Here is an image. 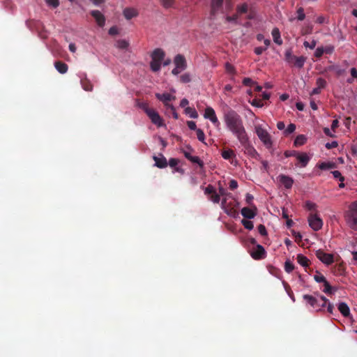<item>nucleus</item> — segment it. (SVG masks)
I'll list each match as a JSON object with an SVG mask.
<instances>
[{"instance_id": "338daca9", "label": "nucleus", "mask_w": 357, "mask_h": 357, "mask_svg": "<svg viewBox=\"0 0 357 357\" xmlns=\"http://www.w3.org/2000/svg\"><path fill=\"white\" fill-rule=\"evenodd\" d=\"M266 50V47H257L255 48L254 52L256 54L261 55Z\"/></svg>"}, {"instance_id": "c03bdc74", "label": "nucleus", "mask_w": 357, "mask_h": 357, "mask_svg": "<svg viewBox=\"0 0 357 357\" xmlns=\"http://www.w3.org/2000/svg\"><path fill=\"white\" fill-rule=\"evenodd\" d=\"M296 130V125L294 123H290L287 128L284 130V134L286 135H289L292 132H294Z\"/></svg>"}, {"instance_id": "4468645a", "label": "nucleus", "mask_w": 357, "mask_h": 357, "mask_svg": "<svg viewBox=\"0 0 357 357\" xmlns=\"http://www.w3.org/2000/svg\"><path fill=\"white\" fill-rule=\"evenodd\" d=\"M90 14L95 19L97 24L102 27L105 24V16L98 10H91Z\"/></svg>"}, {"instance_id": "13d9d810", "label": "nucleus", "mask_w": 357, "mask_h": 357, "mask_svg": "<svg viewBox=\"0 0 357 357\" xmlns=\"http://www.w3.org/2000/svg\"><path fill=\"white\" fill-rule=\"evenodd\" d=\"M316 44V41L313 40L310 43H308L307 41H305L303 45L305 47H309L310 49L313 50L315 47Z\"/></svg>"}, {"instance_id": "393cba45", "label": "nucleus", "mask_w": 357, "mask_h": 357, "mask_svg": "<svg viewBox=\"0 0 357 357\" xmlns=\"http://www.w3.org/2000/svg\"><path fill=\"white\" fill-rule=\"evenodd\" d=\"M272 36L274 42L278 45H282V40L280 38V33L278 28H274L272 30Z\"/></svg>"}, {"instance_id": "5701e85b", "label": "nucleus", "mask_w": 357, "mask_h": 357, "mask_svg": "<svg viewBox=\"0 0 357 357\" xmlns=\"http://www.w3.org/2000/svg\"><path fill=\"white\" fill-rule=\"evenodd\" d=\"M80 82L84 90L86 91H91L93 90V84L86 76L81 78Z\"/></svg>"}, {"instance_id": "cd10ccee", "label": "nucleus", "mask_w": 357, "mask_h": 357, "mask_svg": "<svg viewBox=\"0 0 357 357\" xmlns=\"http://www.w3.org/2000/svg\"><path fill=\"white\" fill-rule=\"evenodd\" d=\"M221 155L225 160H231L236 157L234 151L231 149L224 150Z\"/></svg>"}, {"instance_id": "b1692460", "label": "nucleus", "mask_w": 357, "mask_h": 357, "mask_svg": "<svg viewBox=\"0 0 357 357\" xmlns=\"http://www.w3.org/2000/svg\"><path fill=\"white\" fill-rule=\"evenodd\" d=\"M54 66L58 72H59L61 74H64L68 71V66L66 63L62 61H56L54 63Z\"/></svg>"}, {"instance_id": "0eeeda50", "label": "nucleus", "mask_w": 357, "mask_h": 357, "mask_svg": "<svg viewBox=\"0 0 357 357\" xmlns=\"http://www.w3.org/2000/svg\"><path fill=\"white\" fill-rule=\"evenodd\" d=\"M142 108L153 124L156 125L158 127L165 126L162 119L155 110L149 108L146 105H144Z\"/></svg>"}, {"instance_id": "473e14b6", "label": "nucleus", "mask_w": 357, "mask_h": 357, "mask_svg": "<svg viewBox=\"0 0 357 357\" xmlns=\"http://www.w3.org/2000/svg\"><path fill=\"white\" fill-rule=\"evenodd\" d=\"M115 45L120 50H126L129 46V43L126 40H118Z\"/></svg>"}, {"instance_id": "69168bd1", "label": "nucleus", "mask_w": 357, "mask_h": 357, "mask_svg": "<svg viewBox=\"0 0 357 357\" xmlns=\"http://www.w3.org/2000/svg\"><path fill=\"white\" fill-rule=\"evenodd\" d=\"M167 109H170L172 113V115H173V117L174 119H178V113L176 112V109L175 107L173 106V105H171L169 106V107H167Z\"/></svg>"}, {"instance_id": "4be33fe9", "label": "nucleus", "mask_w": 357, "mask_h": 357, "mask_svg": "<svg viewBox=\"0 0 357 357\" xmlns=\"http://www.w3.org/2000/svg\"><path fill=\"white\" fill-rule=\"evenodd\" d=\"M138 13L136 9L132 8H126L123 10V15L127 20H130L136 17Z\"/></svg>"}, {"instance_id": "de8ad7c7", "label": "nucleus", "mask_w": 357, "mask_h": 357, "mask_svg": "<svg viewBox=\"0 0 357 357\" xmlns=\"http://www.w3.org/2000/svg\"><path fill=\"white\" fill-rule=\"evenodd\" d=\"M180 81L182 83H189L191 81L190 75L188 73L183 74L180 76Z\"/></svg>"}, {"instance_id": "2f4dec72", "label": "nucleus", "mask_w": 357, "mask_h": 357, "mask_svg": "<svg viewBox=\"0 0 357 357\" xmlns=\"http://www.w3.org/2000/svg\"><path fill=\"white\" fill-rule=\"evenodd\" d=\"M215 110L211 107H207L205 109V112H204V116L205 119H211V118H213L214 117V116H215Z\"/></svg>"}, {"instance_id": "6e6d98bb", "label": "nucleus", "mask_w": 357, "mask_h": 357, "mask_svg": "<svg viewBox=\"0 0 357 357\" xmlns=\"http://www.w3.org/2000/svg\"><path fill=\"white\" fill-rule=\"evenodd\" d=\"M324 54V53L323 47H319L316 49V50L314 52V56L317 58H320L322 56V55Z\"/></svg>"}, {"instance_id": "412c9836", "label": "nucleus", "mask_w": 357, "mask_h": 357, "mask_svg": "<svg viewBox=\"0 0 357 357\" xmlns=\"http://www.w3.org/2000/svg\"><path fill=\"white\" fill-rule=\"evenodd\" d=\"M337 309L344 317H349L351 315L350 309L348 305L344 302H340L337 305Z\"/></svg>"}, {"instance_id": "dca6fc26", "label": "nucleus", "mask_w": 357, "mask_h": 357, "mask_svg": "<svg viewBox=\"0 0 357 357\" xmlns=\"http://www.w3.org/2000/svg\"><path fill=\"white\" fill-rule=\"evenodd\" d=\"M278 178L280 183L282 184L286 189H290L292 187L294 180L291 177L284 174H280Z\"/></svg>"}, {"instance_id": "8fccbe9b", "label": "nucleus", "mask_w": 357, "mask_h": 357, "mask_svg": "<svg viewBox=\"0 0 357 357\" xmlns=\"http://www.w3.org/2000/svg\"><path fill=\"white\" fill-rule=\"evenodd\" d=\"M324 53L331 54L334 52L335 47L332 45H326V47H323Z\"/></svg>"}, {"instance_id": "20e7f679", "label": "nucleus", "mask_w": 357, "mask_h": 357, "mask_svg": "<svg viewBox=\"0 0 357 357\" xmlns=\"http://www.w3.org/2000/svg\"><path fill=\"white\" fill-rule=\"evenodd\" d=\"M165 56V52L162 49L157 48L153 50L151 54V61L150 63L152 71L158 72L160 70L161 63L163 61Z\"/></svg>"}, {"instance_id": "c756f323", "label": "nucleus", "mask_w": 357, "mask_h": 357, "mask_svg": "<svg viewBox=\"0 0 357 357\" xmlns=\"http://www.w3.org/2000/svg\"><path fill=\"white\" fill-rule=\"evenodd\" d=\"M344 272V266L342 263L335 264L333 268V273L335 275H341Z\"/></svg>"}, {"instance_id": "09e8293b", "label": "nucleus", "mask_w": 357, "mask_h": 357, "mask_svg": "<svg viewBox=\"0 0 357 357\" xmlns=\"http://www.w3.org/2000/svg\"><path fill=\"white\" fill-rule=\"evenodd\" d=\"M225 70L228 73H230V74L236 73L234 67L231 63H229L228 62L225 63Z\"/></svg>"}, {"instance_id": "7c9ffc66", "label": "nucleus", "mask_w": 357, "mask_h": 357, "mask_svg": "<svg viewBox=\"0 0 357 357\" xmlns=\"http://www.w3.org/2000/svg\"><path fill=\"white\" fill-rule=\"evenodd\" d=\"M185 113L187 115H189L190 118L197 119L198 117V114L195 108L187 107L185 109Z\"/></svg>"}, {"instance_id": "bf43d9fd", "label": "nucleus", "mask_w": 357, "mask_h": 357, "mask_svg": "<svg viewBox=\"0 0 357 357\" xmlns=\"http://www.w3.org/2000/svg\"><path fill=\"white\" fill-rule=\"evenodd\" d=\"M258 231L261 236H266L267 234L266 229L263 225L258 226Z\"/></svg>"}, {"instance_id": "4c0bfd02", "label": "nucleus", "mask_w": 357, "mask_h": 357, "mask_svg": "<svg viewBox=\"0 0 357 357\" xmlns=\"http://www.w3.org/2000/svg\"><path fill=\"white\" fill-rule=\"evenodd\" d=\"M317 87L323 89L326 86V81L322 77H318L316 81Z\"/></svg>"}, {"instance_id": "c9c22d12", "label": "nucleus", "mask_w": 357, "mask_h": 357, "mask_svg": "<svg viewBox=\"0 0 357 357\" xmlns=\"http://www.w3.org/2000/svg\"><path fill=\"white\" fill-rule=\"evenodd\" d=\"M188 160L192 163L197 164L201 168L204 167V162L198 156L190 155Z\"/></svg>"}, {"instance_id": "aec40b11", "label": "nucleus", "mask_w": 357, "mask_h": 357, "mask_svg": "<svg viewBox=\"0 0 357 357\" xmlns=\"http://www.w3.org/2000/svg\"><path fill=\"white\" fill-rule=\"evenodd\" d=\"M296 159L298 160L301 167H305L308 164L310 158L306 153H298Z\"/></svg>"}, {"instance_id": "6ab92c4d", "label": "nucleus", "mask_w": 357, "mask_h": 357, "mask_svg": "<svg viewBox=\"0 0 357 357\" xmlns=\"http://www.w3.org/2000/svg\"><path fill=\"white\" fill-rule=\"evenodd\" d=\"M174 62L175 66L180 68L181 70H185L187 67L186 60L181 54H177L174 58Z\"/></svg>"}, {"instance_id": "774afa93", "label": "nucleus", "mask_w": 357, "mask_h": 357, "mask_svg": "<svg viewBox=\"0 0 357 357\" xmlns=\"http://www.w3.org/2000/svg\"><path fill=\"white\" fill-rule=\"evenodd\" d=\"M305 206L309 211H313L316 208V204L311 202H307L305 204Z\"/></svg>"}, {"instance_id": "e2e57ef3", "label": "nucleus", "mask_w": 357, "mask_h": 357, "mask_svg": "<svg viewBox=\"0 0 357 357\" xmlns=\"http://www.w3.org/2000/svg\"><path fill=\"white\" fill-rule=\"evenodd\" d=\"M299 152L296 151H285L284 153V155L288 158V157H291V156H294V157H297L298 154Z\"/></svg>"}, {"instance_id": "bb28decb", "label": "nucleus", "mask_w": 357, "mask_h": 357, "mask_svg": "<svg viewBox=\"0 0 357 357\" xmlns=\"http://www.w3.org/2000/svg\"><path fill=\"white\" fill-rule=\"evenodd\" d=\"M335 289L333 287L329 282L326 280L325 282H324V289L323 291L328 294V295H332L335 293Z\"/></svg>"}, {"instance_id": "e433bc0d", "label": "nucleus", "mask_w": 357, "mask_h": 357, "mask_svg": "<svg viewBox=\"0 0 357 357\" xmlns=\"http://www.w3.org/2000/svg\"><path fill=\"white\" fill-rule=\"evenodd\" d=\"M305 18V14L304 11V8L302 7H299L296 10V19L298 21H303Z\"/></svg>"}, {"instance_id": "f8f14e48", "label": "nucleus", "mask_w": 357, "mask_h": 357, "mask_svg": "<svg viewBox=\"0 0 357 357\" xmlns=\"http://www.w3.org/2000/svg\"><path fill=\"white\" fill-rule=\"evenodd\" d=\"M155 97L157 98L158 100H159L160 101L163 102V104L165 105L166 108L172 105V104L169 103V102L173 100H175V98H176L175 96H173L171 94L167 93H165L162 94L157 93H155Z\"/></svg>"}, {"instance_id": "a878e982", "label": "nucleus", "mask_w": 357, "mask_h": 357, "mask_svg": "<svg viewBox=\"0 0 357 357\" xmlns=\"http://www.w3.org/2000/svg\"><path fill=\"white\" fill-rule=\"evenodd\" d=\"M296 259L298 263L303 267H307L310 264V260L301 254L297 255Z\"/></svg>"}, {"instance_id": "ddd939ff", "label": "nucleus", "mask_w": 357, "mask_h": 357, "mask_svg": "<svg viewBox=\"0 0 357 357\" xmlns=\"http://www.w3.org/2000/svg\"><path fill=\"white\" fill-rule=\"evenodd\" d=\"M225 0H211V14L215 15L218 12H221L223 8Z\"/></svg>"}, {"instance_id": "f03ea898", "label": "nucleus", "mask_w": 357, "mask_h": 357, "mask_svg": "<svg viewBox=\"0 0 357 357\" xmlns=\"http://www.w3.org/2000/svg\"><path fill=\"white\" fill-rule=\"evenodd\" d=\"M344 220L350 229L357 231V200L349 205V209L344 213Z\"/></svg>"}, {"instance_id": "7ed1b4c3", "label": "nucleus", "mask_w": 357, "mask_h": 357, "mask_svg": "<svg viewBox=\"0 0 357 357\" xmlns=\"http://www.w3.org/2000/svg\"><path fill=\"white\" fill-rule=\"evenodd\" d=\"M284 60L291 67L301 69L304 66L307 57L304 56H297L292 54L291 50H287L284 54Z\"/></svg>"}, {"instance_id": "052dcab7", "label": "nucleus", "mask_w": 357, "mask_h": 357, "mask_svg": "<svg viewBox=\"0 0 357 357\" xmlns=\"http://www.w3.org/2000/svg\"><path fill=\"white\" fill-rule=\"evenodd\" d=\"M337 146H338V144L336 141H333L332 142H328L325 145L326 148L328 149L336 148Z\"/></svg>"}, {"instance_id": "f704fd0d", "label": "nucleus", "mask_w": 357, "mask_h": 357, "mask_svg": "<svg viewBox=\"0 0 357 357\" xmlns=\"http://www.w3.org/2000/svg\"><path fill=\"white\" fill-rule=\"evenodd\" d=\"M179 163V160L176 158H170L168 164L171 167H175V171L178 172H181L182 169L179 167H176L178 164Z\"/></svg>"}, {"instance_id": "1a4fd4ad", "label": "nucleus", "mask_w": 357, "mask_h": 357, "mask_svg": "<svg viewBox=\"0 0 357 357\" xmlns=\"http://www.w3.org/2000/svg\"><path fill=\"white\" fill-rule=\"evenodd\" d=\"M236 10L239 16L243 14H248L246 16L248 20H252L255 17L254 12L249 9L248 5L246 3L237 5Z\"/></svg>"}, {"instance_id": "72a5a7b5", "label": "nucleus", "mask_w": 357, "mask_h": 357, "mask_svg": "<svg viewBox=\"0 0 357 357\" xmlns=\"http://www.w3.org/2000/svg\"><path fill=\"white\" fill-rule=\"evenodd\" d=\"M335 167V164L334 162H324L319 165V168L322 170L329 169H333Z\"/></svg>"}, {"instance_id": "864d4df0", "label": "nucleus", "mask_w": 357, "mask_h": 357, "mask_svg": "<svg viewBox=\"0 0 357 357\" xmlns=\"http://www.w3.org/2000/svg\"><path fill=\"white\" fill-rule=\"evenodd\" d=\"M216 190L214 188V187L211 185H208L204 190V193L206 195H212L213 192H215Z\"/></svg>"}, {"instance_id": "79ce46f5", "label": "nucleus", "mask_w": 357, "mask_h": 357, "mask_svg": "<svg viewBox=\"0 0 357 357\" xmlns=\"http://www.w3.org/2000/svg\"><path fill=\"white\" fill-rule=\"evenodd\" d=\"M238 17H239V15H238L237 13H236L232 16H227L226 17V21L228 22H234V24H238Z\"/></svg>"}, {"instance_id": "c85d7f7f", "label": "nucleus", "mask_w": 357, "mask_h": 357, "mask_svg": "<svg viewBox=\"0 0 357 357\" xmlns=\"http://www.w3.org/2000/svg\"><path fill=\"white\" fill-rule=\"evenodd\" d=\"M307 138L303 135H298L294 142L295 146H300L303 145L306 142Z\"/></svg>"}, {"instance_id": "37998d69", "label": "nucleus", "mask_w": 357, "mask_h": 357, "mask_svg": "<svg viewBox=\"0 0 357 357\" xmlns=\"http://www.w3.org/2000/svg\"><path fill=\"white\" fill-rule=\"evenodd\" d=\"M331 174H333L335 178L339 179L340 181L343 182L344 181V177L342 176L340 172L337 170H334L331 172Z\"/></svg>"}, {"instance_id": "a211bd4d", "label": "nucleus", "mask_w": 357, "mask_h": 357, "mask_svg": "<svg viewBox=\"0 0 357 357\" xmlns=\"http://www.w3.org/2000/svg\"><path fill=\"white\" fill-rule=\"evenodd\" d=\"M153 159L155 161V165L158 168H165L168 165L166 158L162 154H160L158 156L154 155Z\"/></svg>"}, {"instance_id": "0e129e2a", "label": "nucleus", "mask_w": 357, "mask_h": 357, "mask_svg": "<svg viewBox=\"0 0 357 357\" xmlns=\"http://www.w3.org/2000/svg\"><path fill=\"white\" fill-rule=\"evenodd\" d=\"M229 188L234 190L238 188V183L236 180L232 179L229 181Z\"/></svg>"}, {"instance_id": "a18cd8bd", "label": "nucleus", "mask_w": 357, "mask_h": 357, "mask_svg": "<svg viewBox=\"0 0 357 357\" xmlns=\"http://www.w3.org/2000/svg\"><path fill=\"white\" fill-rule=\"evenodd\" d=\"M196 132H197V139H199V141H200L202 142H204L205 135H204V131L202 129L199 128L196 130Z\"/></svg>"}, {"instance_id": "5fc2aeb1", "label": "nucleus", "mask_w": 357, "mask_h": 357, "mask_svg": "<svg viewBox=\"0 0 357 357\" xmlns=\"http://www.w3.org/2000/svg\"><path fill=\"white\" fill-rule=\"evenodd\" d=\"M46 3L53 7V8H57L59 6V0H45Z\"/></svg>"}, {"instance_id": "39448f33", "label": "nucleus", "mask_w": 357, "mask_h": 357, "mask_svg": "<svg viewBox=\"0 0 357 357\" xmlns=\"http://www.w3.org/2000/svg\"><path fill=\"white\" fill-rule=\"evenodd\" d=\"M303 298L307 304L310 305L314 309H316L317 311H321L322 307H326L328 301L324 296H319V299L322 301L321 304L319 303V301L317 298L312 295L305 294L303 296Z\"/></svg>"}, {"instance_id": "9b49d317", "label": "nucleus", "mask_w": 357, "mask_h": 357, "mask_svg": "<svg viewBox=\"0 0 357 357\" xmlns=\"http://www.w3.org/2000/svg\"><path fill=\"white\" fill-rule=\"evenodd\" d=\"M309 225L314 230H319L323 225L322 220L317 214H310L308 218Z\"/></svg>"}, {"instance_id": "2eb2a0df", "label": "nucleus", "mask_w": 357, "mask_h": 357, "mask_svg": "<svg viewBox=\"0 0 357 357\" xmlns=\"http://www.w3.org/2000/svg\"><path fill=\"white\" fill-rule=\"evenodd\" d=\"M251 256L255 259H261L266 257V251L261 245H257L256 250L251 252Z\"/></svg>"}, {"instance_id": "3c124183", "label": "nucleus", "mask_w": 357, "mask_h": 357, "mask_svg": "<svg viewBox=\"0 0 357 357\" xmlns=\"http://www.w3.org/2000/svg\"><path fill=\"white\" fill-rule=\"evenodd\" d=\"M252 105L257 107H262L264 106V103L262 102V100L261 99L255 98L251 102Z\"/></svg>"}, {"instance_id": "f257e3e1", "label": "nucleus", "mask_w": 357, "mask_h": 357, "mask_svg": "<svg viewBox=\"0 0 357 357\" xmlns=\"http://www.w3.org/2000/svg\"><path fill=\"white\" fill-rule=\"evenodd\" d=\"M224 121L227 128L235 135L238 140H242L248 135L242 118L236 111L230 109L225 112Z\"/></svg>"}, {"instance_id": "ea45409f", "label": "nucleus", "mask_w": 357, "mask_h": 357, "mask_svg": "<svg viewBox=\"0 0 357 357\" xmlns=\"http://www.w3.org/2000/svg\"><path fill=\"white\" fill-rule=\"evenodd\" d=\"M241 223L244 226V227L247 229L251 230L254 227L253 222L250 220L243 219L241 220Z\"/></svg>"}, {"instance_id": "6e6552de", "label": "nucleus", "mask_w": 357, "mask_h": 357, "mask_svg": "<svg viewBox=\"0 0 357 357\" xmlns=\"http://www.w3.org/2000/svg\"><path fill=\"white\" fill-rule=\"evenodd\" d=\"M238 141L240 144L244 147L245 153L255 158L259 155L256 149L250 144L248 135H245L242 140L238 139Z\"/></svg>"}, {"instance_id": "603ef678", "label": "nucleus", "mask_w": 357, "mask_h": 357, "mask_svg": "<svg viewBox=\"0 0 357 357\" xmlns=\"http://www.w3.org/2000/svg\"><path fill=\"white\" fill-rule=\"evenodd\" d=\"M161 2L165 8H168L173 6L174 0H162Z\"/></svg>"}, {"instance_id": "58836bf2", "label": "nucleus", "mask_w": 357, "mask_h": 357, "mask_svg": "<svg viewBox=\"0 0 357 357\" xmlns=\"http://www.w3.org/2000/svg\"><path fill=\"white\" fill-rule=\"evenodd\" d=\"M314 279L317 282H325L326 281V278L319 272L317 271V273L314 275Z\"/></svg>"}, {"instance_id": "f3484780", "label": "nucleus", "mask_w": 357, "mask_h": 357, "mask_svg": "<svg viewBox=\"0 0 357 357\" xmlns=\"http://www.w3.org/2000/svg\"><path fill=\"white\" fill-rule=\"evenodd\" d=\"M254 209H252L248 207H244L241 209V215L247 219H252L255 217L257 213V208L255 206H253Z\"/></svg>"}, {"instance_id": "4d7b16f0", "label": "nucleus", "mask_w": 357, "mask_h": 357, "mask_svg": "<svg viewBox=\"0 0 357 357\" xmlns=\"http://www.w3.org/2000/svg\"><path fill=\"white\" fill-rule=\"evenodd\" d=\"M253 199H254V197L251 194H250V193L246 194L245 202L248 205L252 206H254L253 203H252Z\"/></svg>"}, {"instance_id": "a19ab883", "label": "nucleus", "mask_w": 357, "mask_h": 357, "mask_svg": "<svg viewBox=\"0 0 357 357\" xmlns=\"http://www.w3.org/2000/svg\"><path fill=\"white\" fill-rule=\"evenodd\" d=\"M294 269V265L289 260H287L284 263V270L287 273H291Z\"/></svg>"}, {"instance_id": "680f3d73", "label": "nucleus", "mask_w": 357, "mask_h": 357, "mask_svg": "<svg viewBox=\"0 0 357 357\" xmlns=\"http://www.w3.org/2000/svg\"><path fill=\"white\" fill-rule=\"evenodd\" d=\"M187 125L188 126V128L192 130H197L198 128H197V125H196V123L195 121H188L187 122Z\"/></svg>"}, {"instance_id": "9d476101", "label": "nucleus", "mask_w": 357, "mask_h": 357, "mask_svg": "<svg viewBox=\"0 0 357 357\" xmlns=\"http://www.w3.org/2000/svg\"><path fill=\"white\" fill-rule=\"evenodd\" d=\"M316 256L321 262L326 265H331L334 262L333 255L326 253L321 250H318L316 252Z\"/></svg>"}, {"instance_id": "49530a36", "label": "nucleus", "mask_w": 357, "mask_h": 357, "mask_svg": "<svg viewBox=\"0 0 357 357\" xmlns=\"http://www.w3.org/2000/svg\"><path fill=\"white\" fill-rule=\"evenodd\" d=\"M210 199L215 204H218L220 201V195H218L216 191L211 195Z\"/></svg>"}, {"instance_id": "423d86ee", "label": "nucleus", "mask_w": 357, "mask_h": 357, "mask_svg": "<svg viewBox=\"0 0 357 357\" xmlns=\"http://www.w3.org/2000/svg\"><path fill=\"white\" fill-rule=\"evenodd\" d=\"M255 132L267 149L272 147L273 142L271 137L266 130L264 129L261 126L258 125L255 126Z\"/></svg>"}]
</instances>
